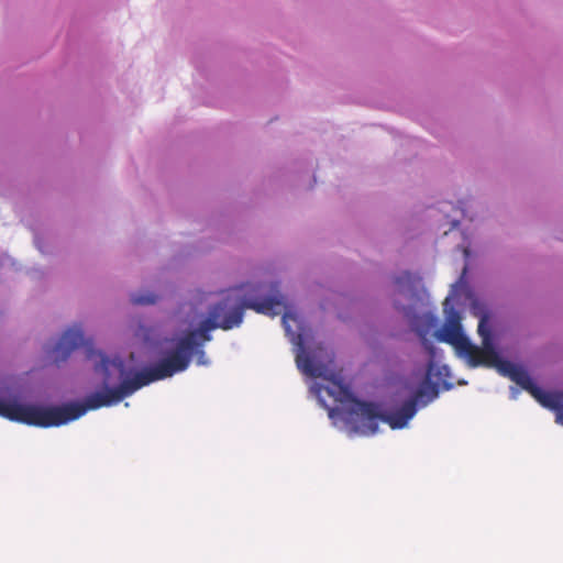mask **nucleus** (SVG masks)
I'll list each match as a JSON object with an SVG mask.
<instances>
[{
  "label": "nucleus",
  "instance_id": "20e7f679",
  "mask_svg": "<svg viewBox=\"0 0 563 563\" xmlns=\"http://www.w3.org/2000/svg\"><path fill=\"white\" fill-rule=\"evenodd\" d=\"M236 320H225L218 322L209 317L201 321L198 329L190 330L176 341L175 347L156 364L153 365L161 379L172 377L188 368L194 352L202 347L206 342L211 341L210 331L214 329L231 330Z\"/></svg>",
  "mask_w": 563,
  "mask_h": 563
},
{
  "label": "nucleus",
  "instance_id": "423d86ee",
  "mask_svg": "<svg viewBox=\"0 0 563 563\" xmlns=\"http://www.w3.org/2000/svg\"><path fill=\"white\" fill-rule=\"evenodd\" d=\"M498 372L527 390L544 408L556 411V420L561 423L559 415H563V393H548L542 390L533 383L525 368L509 361L503 362Z\"/></svg>",
  "mask_w": 563,
  "mask_h": 563
},
{
  "label": "nucleus",
  "instance_id": "ddd939ff",
  "mask_svg": "<svg viewBox=\"0 0 563 563\" xmlns=\"http://www.w3.org/2000/svg\"><path fill=\"white\" fill-rule=\"evenodd\" d=\"M396 309H399V310H406L405 307H399L396 305Z\"/></svg>",
  "mask_w": 563,
  "mask_h": 563
},
{
  "label": "nucleus",
  "instance_id": "4468645a",
  "mask_svg": "<svg viewBox=\"0 0 563 563\" xmlns=\"http://www.w3.org/2000/svg\"><path fill=\"white\" fill-rule=\"evenodd\" d=\"M559 419L561 420V423L563 424V415H559Z\"/></svg>",
  "mask_w": 563,
  "mask_h": 563
},
{
  "label": "nucleus",
  "instance_id": "6e6552de",
  "mask_svg": "<svg viewBox=\"0 0 563 563\" xmlns=\"http://www.w3.org/2000/svg\"><path fill=\"white\" fill-rule=\"evenodd\" d=\"M0 416L11 421L32 424V405L0 399Z\"/></svg>",
  "mask_w": 563,
  "mask_h": 563
},
{
  "label": "nucleus",
  "instance_id": "f8f14e48",
  "mask_svg": "<svg viewBox=\"0 0 563 563\" xmlns=\"http://www.w3.org/2000/svg\"><path fill=\"white\" fill-rule=\"evenodd\" d=\"M427 349L429 350V352L432 354L433 353V346L432 345H427Z\"/></svg>",
  "mask_w": 563,
  "mask_h": 563
},
{
  "label": "nucleus",
  "instance_id": "9b49d317",
  "mask_svg": "<svg viewBox=\"0 0 563 563\" xmlns=\"http://www.w3.org/2000/svg\"><path fill=\"white\" fill-rule=\"evenodd\" d=\"M194 354L197 355V364L198 365H206L207 364L206 353H205V351L201 347L196 349Z\"/></svg>",
  "mask_w": 563,
  "mask_h": 563
},
{
  "label": "nucleus",
  "instance_id": "f257e3e1",
  "mask_svg": "<svg viewBox=\"0 0 563 563\" xmlns=\"http://www.w3.org/2000/svg\"><path fill=\"white\" fill-rule=\"evenodd\" d=\"M85 346V356L95 360V369L103 374V383H111V372L118 374L121 383L115 388H106L88 395L84 402H69L63 406L43 407L32 405V424L40 428L59 427L84 416L88 410L109 407L132 395L137 389L157 380H162L153 366L144 368L125 378V365L121 358L110 360L102 352L96 351L90 342L85 341L80 328L74 327L66 330L54 347V361L64 362L70 353L79 346Z\"/></svg>",
  "mask_w": 563,
  "mask_h": 563
},
{
  "label": "nucleus",
  "instance_id": "9d476101",
  "mask_svg": "<svg viewBox=\"0 0 563 563\" xmlns=\"http://www.w3.org/2000/svg\"><path fill=\"white\" fill-rule=\"evenodd\" d=\"M412 282V275L408 272L402 273L400 276L396 278V284L399 286V291L404 292L402 284L404 283H411Z\"/></svg>",
  "mask_w": 563,
  "mask_h": 563
},
{
  "label": "nucleus",
  "instance_id": "f03ea898",
  "mask_svg": "<svg viewBox=\"0 0 563 563\" xmlns=\"http://www.w3.org/2000/svg\"><path fill=\"white\" fill-rule=\"evenodd\" d=\"M282 321L286 334L298 349L296 355L298 368L309 377L328 380L330 384L321 389L330 397H333L335 401L344 402L351 400L345 409L330 408V418L340 416L353 432L364 435L375 434L378 430L379 421L388 423L391 429H402L413 418L418 404L423 401L426 390L417 389L413 396L406 400L399 409L394 412L382 413L378 406L373 402L352 399L349 387L341 379L336 378L334 373H328V368L324 365L316 364L305 352L303 328L296 313L285 312Z\"/></svg>",
  "mask_w": 563,
  "mask_h": 563
},
{
  "label": "nucleus",
  "instance_id": "7ed1b4c3",
  "mask_svg": "<svg viewBox=\"0 0 563 563\" xmlns=\"http://www.w3.org/2000/svg\"><path fill=\"white\" fill-rule=\"evenodd\" d=\"M488 321V314L483 313L477 328V332L482 338V346H477L463 333L459 313L452 311L443 327L440 340L451 344L455 349L456 354L465 360L468 366L495 367L499 371L500 364L506 360H501L495 349Z\"/></svg>",
  "mask_w": 563,
  "mask_h": 563
},
{
  "label": "nucleus",
  "instance_id": "0eeeda50",
  "mask_svg": "<svg viewBox=\"0 0 563 563\" xmlns=\"http://www.w3.org/2000/svg\"><path fill=\"white\" fill-rule=\"evenodd\" d=\"M449 368L446 366H438L432 361L428 364L424 380L418 389L426 390L422 406L432 401L439 395V388L450 389L451 384L448 382Z\"/></svg>",
  "mask_w": 563,
  "mask_h": 563
},
{
  "label": "nucleus",
  "instance_id": "1a4fd4ad",
  "mask_svg": "<svg viewBox=\"0 0 563 563\" xmlns=\"http://www.w3.org/2000/svg\"><path fill=\"white\" fill-rule=\"evenodd\" d=\"M157 300V296L154 294H146V295H136L133 294L131 296V301L134 305H153Z\"/></svg>",
  "mask_w": 563,
  "mask_h": 563
},
{
  "label": "nucleus",
  "instance_id": "39448f33",
  "mask_svg": "<svg viewBox=\"0 0 563 563\" xmlns=\"http://www.w3.org/2000/svg\"><path fill=\"white\" fill-rule=\"evenodd\" d=\"M283 305L277 297H265L262 299H241L235 290L229 291L222 300L213 305L209 310V318L218 322L225 320H236L235 327L243 321L244 310L252 309L258 313L275 316L278 312L276 307Z\"/></svg>",
  "mask_w": 563,
  "mask_h": 563
}]
</instances>
